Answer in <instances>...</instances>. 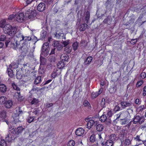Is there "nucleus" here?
I'll return each instance as SVG.
<instances>
[{
	"instance_id": "nucleus-39",
	"label": "nucleus",
	"mask_w": 146,
	"mask_h": 146,
	"mask_svg": "<svg viewBox=\"0 0 146 146\" xmlns=\"http://www.w3.org/2000/svg\"><path fill=\"white\" fill-rule=\"evenodd\" d=\"M78 43L76 41L73 43L72 44V46L73 50L74 51H75L77 50L78 46Z\"/></svg>"
},
{
	"instance_id": "nucleus-44",
	"label": "nucleus",
	"mask_w": 146,
	"mask_h": 146,
	"mask_svg": "<svg viewBox=\"0 0 146 146\" xmlns=\"http://www.w3.org/2000/svg\"><path fill=\"white\" fill-rule=\"evenodd\" d=\"M44 66H40L39 70V72L40 74H43L45 72L44 69Z\"/></svg>"
},
{
	"instance_id": "nucleus-29",
	"label": "nucleus",
	"mask_w": 146,
	"mask_h": 146,
	"mask_svg": "<svg viewBox=\"0 0 146 146\" xmlns=\"http://www.w3.org/2000/svg\"><path fill=\"white\" fill-rule=\"evenodd\" d=\"M108 137L109 138L108 140H110L112 141H113V143H114V141L116 140L117 138L116 135L113 133L108 135Z\"/></svg>"
},
{
	"instance_id": "nucleus-22",
	"label": "nucleus",
	"mask_w": 146,
	"mask_h": 146,
	"mask_svg": "<svg viewBox=\"0 0 146 146\" xmlns=\"http://www.w3.org/2000/svg\"><path fill=\"white\" fill-rule=\"evenodd\" d=\"M58 71V70H54L52 72L51 75V77L52 78H55L58 75L60 74L61 72L60 71L57 72Z\"/></svg>"
},
{
	"instance_id": "nucleus-26",
	"label": "nucleus",
	"mask_w": 146,
	"mask_h": 146,
	"mask_svg": "<svg viewBox=\"0 0 146 146\" xmlns=\"http://www.w3.org/2000/svg\"><path fill=\"white\" fill-rule=\"evenodd\" d=\"M88 25L86 24H81L79 27V30L80 31H84L86 29Z\"/></svg>"
},
{
	"instance_id": "nucleus-3",
	"label": "nucleus",
	"mask_w": 146,
	"mask_h": 146,
	"mask_svg": "<svg viewBox=\"0 0 146 146\" xmlns=\"http://www.w3.org/2000/svg\"><path fill=\"white\" fill-rule=\"evenodd\" d=\"M145 120V119L143 116L137 115L134 117L133 120V122L134 124L138 123L139 124H141L144 122Z\"/></svg>"
},
{
	"instance_id": "nucleus-58",
	"label": "nucleus",
	"mask_w": 146,
	"mask_h": 146,
	"mask_svg": "<svg viewBox=\"0 0 146 146\" xmlns=\"http://www.w3.org/2000/svg\"><path fill=\"white\" fill-rule=\"evenodd\" d=\"M30 38H31V40H32L33 42H36L37 41V38L36 37L34 36H30Z\"/></svg>"
},
{
	"instance_id": "nucleus-10",
	"label": "nucleus",
	"mask_w": 146,
	"mask_h": 146,
	"mask_svg": "<svg viewBox=\"0 0 146 146\" xmlns=\"http://www.w3.org/2000/svg\"><path fill=\"white\" fill-rule=\"evenodd\" d=\"M46 5L43 2L40 3L37 7V10L40 12L43 11L45 9Z\"/></svg>"
},
{
	"instance_id": "nucleus-16",
	"label": "nucleus",
	"mask_w": 146,
	"mask_h": 146,
	"mask_svg": "<svg viewBox=\"0 0 146 146\" xmlns=\"http://www.w3.org/2000/svg\"><path fill=\"white\" fill-rule=\"evenodd\" d=\"M120 104L122 108L123 109L129 107L131 106V104L128 102H121L120 103Z\"/></svg>"
},
{
	"instance_id": "nucleus-55",
	"label": "nucleus",
	"mask_w": 146,
	"mask_h": 146,
	"mask_svg": "<svg viewBox=\"0 0 146 146\" xmlns=\"http://www.w3.org/2000/svg\"><path fill=\"white\" fill-rule=\"evenodd\" d=\"M69 43L70 40H68L63 41L62 44L64 45V46H66L69 44Z\"/></svg>"
},
{
	"instance_id": "nucleus-21",
	"label": "nucleus",
	"mask_w": 146,
	"mask_h": 146,
	"mask_svg": "<svg viewBox=\"0 0 146 146\" xmlns=\"http://www.w3.org/2000/svg\"><path fill=\"white\" fill-rule=\"evenodd\" d=\"M114 143H113L112 141L110 140H108L106 141L105 143L102 142V145H105V146H112L113 144Z\"/></svg>"
},
{
	"instance_id": "nucleus-14",
	"label": "nucleus",
	"mask_w": 146,
	"mask_h": 146,
	"mask_svg": "<svg viewBox=\"0 0 146 146\" xmlns=\"http://www.w3.org/2000/svg\"><path fill=\"white\" fill-rule=\"evenodd\" d=\"M17 29L16 27H13L11 30H9L8 35L11 36H14L16 33Z\"/></svg>"
},
{
	"instance_id": "nucleus-27",
	"label": "nucleus",
	"mask_w": 146,
	"mask_h": 146,
	"mask_svg": "<svg viewBox=\"0 0 146 146\" xmlns=\"http://www.w3.org/2000/svg\"><path fill=\"white\" fill-rule=\"evenodd\" d=\"M0 117L4 120H6L7 119V116L6 113L5 111H3L0 113Z\"/></svg>"
},
{
	"instance_id": "nucleus-30",
	"label": "nucleus",
	"mask_w": 146,
	"mask_h": 146,
	"mask_svg": "<svg viewBox=\"0 0 146 146\" xmlns=\"http://www.w3.org/2000/svg\"><path fill=\"white\" fill-rule=\"evenodd\" d=\"M65 66V64L62 61H59L57 63V67L60 69H61L64 68Z\"/></svg>"
},
{
	"instance_id": "nucleus-12",
	"label": "nucleus",
	"mask_w": 146,
	"mask_h": 146,
	"mask_svg": "<svg viewBox=\"0 0 146 146\" xmlns=\"http://www.w3.org/2000/svg\"><path fill=\"white\" fill-rule=\"evenodd\" d=\"M19 48L22 51V52L25 53L27 52L29 48L27 44L25 43L23 44V45L22 46L20 45Z\"/></svg>"
},
{
	"instance_id": "nucleus-35",
	"label": "nucleus",
	"mask_w": 146,
	"mask_h": 146,
	"mask_svg": "<svg viewBox=\"0 0 146 146\" xmlns=\"http://www.w3.org/2000/svg\"><path fill=\"white\" fill-rule=\"evenodd\" d=\"M41 81V77L40 76H37L35 79L34 83L35 84H38Z\"/></svg>"
},
{
	"instance_id": "nucleus-23",
	"label": "nucleus",
	"mask_w": 146,
	"mask_h": 146,
	"mask_svg": "<svg viewBox=\"0 0 146 146\" xmlns=\"http://www.w3.org/2000/svg\"><path fill=\"white\" fill-rule=\"evenodd\" d=\"M60 58L63 61H67L69 58V56L67 54L63 53L61 55Z\"/></svg>"
},
{
	"instance_id": "nucleus-11",
	"label": "nucleus",
	"mask_w": 146,
	"mask_h": 146,
	"mask_svg": "<svg viewBox=\"0 0 146 146\" xmlns=\"http://www.w3.org/2000/svg\"><path fill=\"white\" fill-rule=\"evenodd\" d=\"M13 121L15 123L19 121L21 122V120L19 117V114L17 113H13L12 115Z\"/></svg>"
},
{
	"instance_id": "nucleus-36",
	"label": "nucleus",
	"mask_w": 146,
	"mask_h": 146,
	"mask_svg": "<svg viewBox=\"0 0 146 146\" xmlns=\"http://www.w3.org/2000/svg\"><path fill=\"white\" fill-rule=\"evenodd\" d=\"M72 50V47L69 46L66 47L64 49V51L68 54L70 53L71 52Z\"/></svg>"
},
{
	"instance_id": "nucleus-28",
	"label": "nucleus",
	"mask_w": 146,
	"mask_h": 146,
	"mask_svg": "<svg viewBox=\"0 0 146 146\" xmlns=\"http://www.w3.org/2000/svg\"><path fill=\"white\" fill-rule=\"evenodd\" d=\"M12 86L13 87L14 90L17 91V93L18 94L19 96L20 95V89L18 87V86L15 83H13L12 84Z\"/></svg>"
},
{
	"instance_id": "nucleus-60",
	"label": "nucleus",
	"mask_w": 146,
	"mask_h": 146,
	"mask_svg": "<svg viewBox=\"0 0 146 146\" xmlns=\"http://www.w3.org/2000/svg\"><path fill=\"white\" fill-rule=\"evenodd\" d=\"M15 17V15L12 14L9 15L8 17V19L9 21L12 20Z\"/></svg>"
},
{
	"instance_id": "nucleus-46",
	"label": "nucleus",
	"mask_w": 146,
	"mask_h": 146,
	"mask_svg": "<svg viewBox=\"0 0 146 146\" xmlns=\"http://www.w3.org/2000/svg\"><path fill=\"white\" fill-rule=\"evenodd\" d=\"M0 145L1 146H7V143L5 140L4 139H1L0 141Z\"/></svg>"
},
{
	"instance_id": "nucleus-17",
	"label": "nucleus",
	"mask_w": 146,
	"mask_h": 146,
	"mask_svg": "<svg viewBox=\"0 0 146 146\" xmlns=\"http://www.w3.org/2000/svg\"><path fill=\"white\" fill-rule=\"evenodd\" d=\"M98 124L97 121H94V120H90L87 123V127L88 129H90L93 125L94 124Z\"/></svg>"
},
{
	"instance_id": "nucleus-19",
	"label": "nucleus",
	"mask_w": 146,
	"mask_h": 146,
	"mask_svg": "<svg viewBox=\"0 0 146 146\" xmlns=\"http://www.w3.org/2000/svg\"><path fill=\"white\" fill-rule=\"evenodd\" d=\"M55 37L58 39H66V37L64 34L63 33H56L55 35Z\"/></svg>"
},
{
	"instance_id": "nucleus-9",
	"label": "nucleus",
	"mask_w": 146,
	"mask_h": 146,
	"mask_svg": "<svg viewBox=\"0 0 146 146\" xmlns=\"http://www.w3.org/2000/svg\"><path fill=\"white\" fill-rule=\"evenodd\" d=\"M12 27L9 24L5 25L3 29V31L4 33L8 35L9 30H11Z\"/></svg>"
},
{
	"instance_id": "nucleus-49",
	"label": "nucleus",
	"mask_w": 146,
	"mask_h": 146,
	"mask_svg": "<svg viewBox=\"0 0 146 146\" xmlns=\"http://www.w3.org/2000/svg\"><path fill=\"white\" fill-rule=\"evenodd\" d=\"M34 120V117H33L29 116L28 117L27 121L29 123H30L33 121Z\"/></svg>"
},
{
	"instance_id": "nucleus-45",
	"label": "nucleus",
	"mask_w": 146,
	"mask_h": 146,
	"mask_svg": "<svg viewBox=\"0 0 146 146\" xmlns=\"http://www.w3.org/2000/svg\"><path fill=\"white\" fill-rule=\"evenodd\" d=\"M96 140L95 135L94 134L92 135L90 137V140L91 142H94Z\"/></svg>"
},
{
	"instance_id": "nucleus-57",
	"label": "nucleus",
	"mask_w": 146,
	"mask_h": 146,
	"mask_svg": "<svg viewBox=\"0 0 146 146\" xmlns=\"http://www.w3.org/2000/svg\"><path fill=\"white\" fill-rule=\"evenodd\" d=\"M98 95V94H97L96 92H92L91 96L93 98H95L97 97Z\"/></svg>"
},
{
	"instance_id": "nucleus-47",
	"label": "nucleus",
	"mask_w": 146,
	"mask_h": 146,
	"mask_svg": "<svg viewBox=\"0 0 146 146\" xmlns=\"http://www.w3.org/2000/svg\"><path fill=\"white\" fill-rule=\"evenodd\" d=\"M131 143V140L129 139H127L125 141L124 144L125 146H127L130 144Z\"/></svg>"
},
{
	"instance_id": "nucleus-43",
	"label": "nucleus",
	"mask_w": 146,
	"mask_h": 146,
	"mask_svg": "<svg viewBox=\"0 0 146 146\" xmlns=\"http://www.w3.org/2000/svg\"><path fill=\"white\" fill-rule=\"evenodd\" d=\"M83 104L85 107L88 106L89 108H91V107L90 106L89 102L87 100H85L83 102Z\"/></svg>"
},
{
	"instance_id": "nucleus-7",
	"label": "nucleus",
	"mask_w": 146,
	"mask_h": 146,
	"mask_svg": "<svg viewBox=\"0 0 146 146\" xmlns=\"http://www.w3.org/2000/svg\"><path fill=\"white\" fill-rule=\"evenodd\" d=\"M52 45L54 47H56L58 50H60L62 49L63 48L61 43L58 41H54Z\"/></svg>"
},
{
	"instance_id": "nucleus-48",
	"label": "nucleus",
	"mask_w": 146,
	"mask_h": 146,
	"mask_svg": "<svg viewBox=\"0 0 146 146\" xmlns=\"http://www.w3.org/2000/svg\"><path fill=\"white\" fill-rule=\"evenodd\" d=\"M75 144V141L73 140H70L68 143V146H74Z\"/></svg>"
},
{
	"instance_id": "nucleus-53",
	"label": "nucleus",
	"mask_w": 146,
	"mask_h": 146,
	"mask_svg": "<svg viewBox=\"0 0 146 146\" xmlns=\"http://www.w3.org/2000/svg\"><path fill=\"white\" fill-rule=\"evenodd\" d=\"M49 60L51 62H55L56 59L55 56H51L49 58Z\"/></svg>"
},
{
	"instance_id": "nucleus-20",
	"label": "nucleus",
	"mask_w": 146,
	"mask_h": 146,
	"mask_svg": "<svg viewBox=\"0 0 146 146\" xmlns=\"http://www.w3.org/2000/svg\"><path fill=\"white\" fill-rule=\"evenodd\" d=\"M93 60V58L91 56H88L84 62V65H89L91 63Z\"/></svg>"
},
{
	"instance_id": "nucleus-54",
	"label": "nucleus",
	"mask_w": 146,
	"mask_h": 146,
	"mask_svg": "<svg viewBox=\"0 0 146 146\" xmlns=\"http://www.w3.org/2000/svg\"><path fill=\"white\" fill-rule=\"evenodd\" d=\"M81 46H82L84 47L88 45L87 43L84 40L81 41Z\"/></svg>"
},
{
	"instance_id": "nucleus-4",
	"label": "nucleus",
	"mask_w": 146,
	"mask_h": 146,
	"mask_svg": "<svg viewBox=\"0 0 146 146\" xmlns=\"http://www.w3.org/2000/svg\"><path fill=\"white\" fill-rule=\"evenodd\" d=\"M36 15L35 11H32L29 9L26 12L25 16L29 19L33 18Z\"/></svg>"
},
{
	"instance_id": "nucleus-61",
	"label": "nucleus",
	"mask_w": 146,
	"mask_h": 146,
	"mask_svg": "<svg viewBox=\"0 0 146 146\" xmlns=\"http://www.w3.org/2000/svg\"><path fill=\"white\" fill-rule=\"evenodd\" d=\"M143 81L142 80L138 81L137 83V87H139L141 86L143 83Z\"/></svg>"
},
{
	"instance_id": "nucleus-25",
	"label": "nucleus",
	"mask_w": 146,
	"mask_h": 146,
	"mask_svg": "<svg viewBox=\"0 0 146 146\" xmlns=\"http://www.w3.org/2000/svg\"><path fill=\"white\" fill-rule=\"evenodd\" d=\"M40 66H44L46 62V59L40 56Z\"/></svg>"
},
{
	"instance_id": "nucleus-1",
	"label": "nucleus",
	"mask_w": 146,
	"mask_h": 146,
	"mask_svg": "<svg viewBox=\"0 0 146 146\" xmlns=\"http://www.w3.org/2000/svg\"><path fill=\"white\" fill-rule=\"evenodd\" d=\"M11 41L10 43V46L14 49H16L20 46V42L19 41H18L17 40H15L13 37L11 38Z\"/></svg>"
},
{
	"instance_id": "nucleus-2",
	"label": "nucleus",
	"mask_w": 146,
	"mask_h": 146,
	"mask_svg": "<svg viewBox=\"0 0 146 146\" xmlns=\"http://www.w3.org/2000/svg\"><path fill=\"white\" fill-rule=\"evenodd\" d=\"M49 44L48 42H46L43 44L42 47L41 55H43L44 56H46L48 54L47 48L48 47Z\"/></svg>"
},
{
	"instance_id": "nucleus-40",
	"label": "nucleus",
	"mask_w": 146,
	"mask_h": 146,
	"mask_svg": "<svg viewBox=\"0 0 146 146\" xmlns=\"http://www.w3.org/2000/svg\"><path fill=\"white\" fill-rule=\"evenodd\" d=\"M31 38H30V36H25L23 37V38L20 40V42H21L22 41H24L25 42H28L31 40Z\"/></svg>"
},
{
	"instance_id": "nucleus-38",
	"label": "nucleus",
	"mask_w": 146,
	"mask_h": 146,
	"mask_svg": "<svg viewBox=\"0 0 146 146\" xmlns=\"http://www.w3.org/2000/svg\"><path fill=\"white\" fill-rule=\"evenodd\" d=\"M90 18V13L88 11H87L86 14L85 19L86 21V23L88 24L89 23V20Z\"/></svg>"
},
{
	"instance_id": "nucleus-31",
	"label": "nucleus",
	"mask_w": 146,
	"mask_h": 146,
	"mask_svg": "<svg viewBox=\"0 0 146 146\" xmlns=\"http://www.w3.org/2000/svg\"><path fill=\"white\" fill-rule=\"evenodd\" d=\"M24 129L22 126L18 127L16 130L17 135L21 134Z\"/></svg>"
},
{
	"instance_id": "nucleus-62",
	"label": "nucleus",
	"mask_w": 146,
	"mask_h": 146,
	"mask_svg": "<svg viewBox=\"0 0 146 146\" xmlns=\"http://www.w3.org/2000/svg\"><path fill=\"white\" fill-rule=\"evenodd\" d=\"M140 76L142 79H144L146 77V74L145 72H142L141 73Z\"/></svg>"
},
{
	"instance_id": "nucleus-42",
	"label": "nucleus",
	"mask_w": 146,
	"mask_h": 146,
	"mask_svg": "<svg viewBox=\"0 0 146 146\" xmlns=\"http://www.w3.org/2000/svg\"><path fill=\"white\" fill-rule=\"evenodd\" d=\"M9 131V133L15 136V135H17L16 131L14 128L10 129Z\"/></svg>"
},
{
	"instance_id": "nucleus-34",
	"label": "nucleus",
	"mask_w": 146,
	"mask_h": 146,
	"mask_svg": "<svg viewBox=\"0 0 146 146\" xmlns=\"http://www.w3.org/2000/svg\"><path fill=\"white\" fill-rule=\"evenodd\" d=\"M108 118L105 114H104L100 117V120L102 122H104L106 121Z\"/></svg>"
},
{
	"instance_id": "nucleus-24",
	"label": "nucleus",
	"mask_w": 146,
	"mask_h": 146,
	"mask_svg": "<svg viewBox=\"0 0 146 146\" xmlns=\"http://www.w3.org/2000/svg\"><path fill=\"white\" fill-rule=\"evenodd\" d=\"M13 102L11 100H8L6 101L5 104V108H10L13 105Z\"/></svg>"
},
{
	"instance_id": "nucleus-37",
	"label": "nucleus",
	"mask_w": 146,
	"mask_h": 146,
	"mask_svg": "<svg viewBox=\"0 0 146 146\" xmlns=\"http://www.w3.org/2000/svg\"><path fill=\"white\" fill-rule=\"evenodd\" d=\"M39 101L38 99L33 98L32 99L31 104L32 105H36L38 103Z\"/></svg>"
},
{
	"instance_id": "nucleus-50",
	"label": "nucleus",
	"mask_w": 146,
	"mask_h": 146,
	"mask_svg": "<svg viewBox=\"0 0 146 146\" xmlns=\"http://www.w3.org/2000/svg\"><path fill=\"white\" fill-rule=\"evenodd\" d=\"M5 22L6 21L5 19H3L0 21V27H1L3 29L4 26L5 25Z\"/></svg>"
},
{
	"instance_id": "nucleus-52",
	"label": "nucleus",
	"mask_w": 146,
	"mask_h": 146,
	"mask_svg": "<svg viewBox=\"0 0 146 146\" xmlns=\"http://www.w3.org/2000/svg\"><path fill=\"white\" fill-rule=\"evenodd\" d=\"M6 39V36L4 35H2L0 36V41H4Z\"/></svg>"
},
{
	"instance_id": "nucleus-18",
	"label": "nucleus",
	"mask_w": 146,
	"mask_h": 146,
	"mask_svg": "<svg viewBox=\"0 0 146 146\" xmlns=\"http://www.w3.org/2000/svg\"><path fill=\"white\" fill-rule=\"evenodd\" d=\"M96 129L98 132L102 131L104 129V126L102 124H96Z\"/></svg>"
},
{
	"instance_id": "nucleus-32",
	"label": "nucleus",
	"mask_w": 146,
	"mask_h": 146,
	"mask_svg": "<svg viewBox=\"0 0 146 146\" xmlns=\"http://www.w3.org/2000/svg\"><path fill=\"white\" fill-rule=\"evenodd\" d=\"M7 90L6 86L4 84H1L0 85V91L2 92H5Z\"/></svg>"
},
{
	"instance_id": "nucleus-13",
	"label": "nucleus",
	"mask_w": 146,
	"mask_h": 146,
	"mask_svg": "<svg viewBox=\"0 0 146 146\" xmlns=\"http://www.w3.org/2000/svg\"><path fill=\"white\" fill-rule=\"evenodd\" d=\"M15 138V136L10 133L8 134L5 138V139L9 142H11L13 141Z\"/></svg>"
},
{
	"instance_id": "nucleus-51",
	"label": "nucleus",
	"mask_w": 146,
	"mask_h": 146,
	"mask_svg": "<svg viewBox=\"0 0 146 146\" xmlns=\"http://www.w3.org/2000/svg\"><path fill=\"white\" fill-rule=\"evenodd\" d=\"M16 36L18 38L22 37V39L23 38V37H24L21 33L20 31H19L17 32Z\"/></svg>"
},
{
	"instance_id": "nucleus-33",
	"label": "nucleus",
	"mask_w": 146,
	"mask_h": 146,
	"mask_svg": "<svg viewBox=\"0 0 146 146\" xmlns=\"http://www.w3.org/2000/svg\"><path fill=\"white\" fill-rule=\"evenodd\" d=\"M17 66L18 65L17 64H15L14 65L13 64H10L9 66V68L7 69V72H9V71L11 72L12 70L11 68L15 69V68H17Z\"/></svg>"
},
{
	"instance_id": "nucleus-6",
	"label": "nucleus",
	"mask_w": 146,
	"mask_h": 146,
	"mask_svg": "<svg viewBox=\"0 0 146 146\" xmlns=\"http://www.w3.org/2000/svg\"><path fill=\"white\" fill-rule=\"evenodd\" d=\"M135 11L137 13L141 12L142 15L146 14V6H143V7H139L135 9Z\"/></svg>"
},
{
	"instance_id": "nucleus-5",
	"label": "nucleus",
	"mask_w": 146,
	"mask_h": 146,
	"mask_svg": "<svg viewBox=\"0 0 146 146\" xmlns=\"http://www.w3.org/2000/svg\"><path fill=\"white\" fill-rule=\"evenodd\" d=\"M104 114H105L106 115H107V117L108 119L111 117L113 113L111 109L109 108H106L104 110Z\"/></svg>"
},
{
	"instance_id": "nucleus-59",
	"label": "nucleus",
	"mask_w": 146,
	"mask_h": 146,
	"mask_svg": "<svg viewBox=\"0 0 146 146\" xmlns=\"http://www.w3.org/2000/svg\"><path fill=\"white\" fill-rule=\"evenodd\" d=\"M120 107L118 105H116L114 108V111H117L120 110Z\"/></svg>"
},
{
	"instance_id": "nucleus-8",
	"label": "nucleus",
	"mask_w": 146,
	"mask_h": 146,
	"mask_svg": "<svg viewBox=\"0 0 146 146\" xmlns=\"http://www.w3.org/2000/svg\"><path fill=\"white\" fill-rule=\"evenodd\" d=\"M17 21L19 22H22L24 20V14L21 13L15 15Z\"/></svg>"
},
{
	"instance_id": "nucleus-56",
	"label": "nucleus",
	"mask_w": 146,
	"mask_h": 146,
	"mask_svg": "<svg viewBox=\"0 0 146 146\" xmlns=\"http://www.w3.org/2000/svg\"><path fill=\"white\" fill-rule=\"evenodd\" d=\"M105 100L104 98H103L101 102V107L102 108H104L105 107Z\"/></svg>"
},
{
	"instance_id": "nucleus-15",
	"label": "nucleus",
	"mask_w": 146,
	"mask_h": 146,
	"mask_svg": "<svg viewBox=\"0 0 146 146\" xmlns=\"http://www.w3.org/2000/svg\"><path fill=\"white\" fill-rule=\"evenodd\" d=\"M84 130L83 128L80 127L76 130V134L78 136H81L84 134Z\"/></svg>"
},
{
	"instance_id": "nucleus-63",
	"label": "nucleus",
	"mask_w": 146,
	"mask_h": 146,
	"mask_svg": "<svg viewBox=\"0 0 146 146\" xmlns=\"http://www.w3.org/2000/svg\"><path fill=\"white\" fill-rule=\"evenodd\" d=\"M135 103L137 105H139L141 103V101L139 99L137 98L135 101Z\"/></svg>"
},
{
	"instance_id": "nucleus-41",
	"label": "nucleus",
	"mask_w": 146,
	"mask_h": 146,
	"mask_svg": "<svg viewBox=\"0 0 146 146\" xmlns=\"http://www.w3.org/2000/svg\"><path fill=\"white\" fill-rule=\"evenodd\" d=\"M6 98L4 96L0 97V104H4L6 102Z\"/></svg>"
},
{
	"instance_id": "nucleus-64",
	"label": "nucleus",
	"mask_w": 146,
	"mask_h": 146,
	"mask_svg": "<svg viewBox=\"0 0 146 146\" xmlns=\"http://www.w3.org/2000/svg\"><path fill=\"white\" fill-rule=\"evenodd\" d=\"M143 95L144 96H145L146 95V86L143 88Z\"/></svg>"
}]
</instances>
